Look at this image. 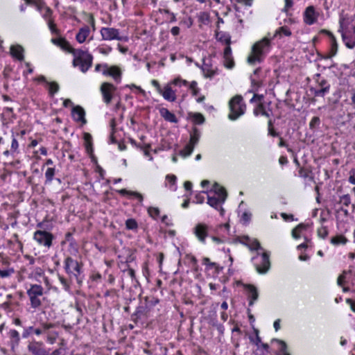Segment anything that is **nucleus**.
Returning a JSON list of instances; mask_svg holds the SVG:
<instances>
[{
    "mask_svg": "<svg viewBox=\"0 0 355 355\" xmlns=\"http://www.w3.org/2000/svg\"><path fill=\"white\" fill-rule=\"evenodd\" d=\"M71 53L74 56L73 65L74 67L79 66L81 71L85 73L92 64L93 57L82 49L71 50Z\"/></svg>",
    "mask_w": 355,
    "mask_h": 355,
    "instance_id": "obj_1",
    "label": "nucleus"
},
{
    "mask_svg": "<svg viewBox=\"0 0 355 355\" xmlns=\"http://www.w3.org/2000/svg\"><path fill=\"white\" fill-rule=\"evenodd\" d=\"M64 270L70 277H74L78 284L82 283L80 275L83 272V263L81 262L67 257L64 260Z\"/></svg>",
    "mask_w": 355,
    "mask_h": 355,
    "instance_id": "obj_2",
    "label": "nucleus"
},
{
    "mask_svg": "<svg viewBox=\"0 0 355 355\" xmlns=\"http://www.w3.org/2000/svg\"><path fill=\"white\" fill-rule=\"evenodd\" d=\"M270 45V40L263 38L259 42H256L252 47V53L248 58V62L250 64H254L256 62L261 61V55L264 53V50L268 49Z\"/></svg>",
    "mask_w": 355,
    "mask_h": 355,
    "instance_id": "obj_3",
    "label": "nucleus"
},
{
    "mask_svg": "<svg viewBox=\"0 0 355 355\" xmlns=\"http://www.w3.org/2000/svg\"><path fill=\"white\" fill-rule=\"evenodd\" d=\"M214 196H208L207 203L217 209L220 203H223L227 196V193L225 188L220 187L218 183H215L213 186Z\"/></svg>",
    "mask_w": 355,
    "mask_h": 355,
    "instance_id": "obj_4",
    "label": "nucleus"
},
{
    "mask_svg": "<svg viewBox=\"0 0 355 355\" xmlns=\"http://www.w3.org/2000/svg\"><path fill=\"white\" fill-rule=\"evenodd\" d=\"M270 254L267 252H263L261 254L257 253L256 257L252 259L254 262V266L257 271L260 274L266 273L270 268Z\"/></svg>",
    "mask_w": 355,
    "mask_h": 355,
    "instance_id": "obj_5",
    "label": "nucleus"
},
{
    "mask_svg": "<svg viewBox=\"0 0 355 355\" xmlns=\"http://www.w3.org/2000/svg\"><path fill=\"white\" fill-rule=\"evenodd\" d=\"M241 101L242 97L241 96H236L230 100L229 103L230 113L228 116L230 120H236L243 114L244 109L241 105Z\"/></svg>",
    "mask_w": 355,
    "mask_h": 355,
    "instance_id": "obj_6",
    "label": "nucleus"
},
{
    "mask_svg": "<svg viewBox=\"0 0 355 355\" xmlns=\"http://www.w3.org/2000/svg\"><path fill=\"white\" fill-rule=\"evenodd\" d=\"M54 239L53 235L46 231L37 230L34 234V239L39 244L49 248L52 245V241Z\"/></svg>",
    "mask_w": 355,
    "mask_h": 355,
    "instance_id": "obj_7",
    "label": "nucleus"
},
{
    "mask_svg": "<svg viewBox=\"0 0 355 355\" xmlns=\"http://www.w3.org/2000/svg\"><path fill=\"white\" fill-rule=\"evenodd\" d=\"M200 137V131L196 128H194L193 129V132L190 135V140H189V147H188L189 152L185 153L184 150H180V155L184 157L189 156L192 153L195 146L198 144Z\"/></svg>",
    "mask_w": 355,
    "mask_h": 355,
    "instance_id": "obj_8",
    "label": "nucleus"
},
{
    "mask_svg": "<svg viewBox=\"0 0 355 355\" xmlns=\"http://www.w3.org/2000/svg\"><path fill=\"white\" fill-rule=\"evenodd\" d=\"M101 34L104 40H122L123 37L119 35L118 29L114 28L103 27L101 30Z\"/></svg>",
    "mask_w": 355,
    "mask_h": 355,
    "instance_id": "obj_9",
    "label": "nucleus"
},
{
    "mask_svg": "<svg viewBox=\"0 0 355 355\" xmlns=\"http://www.w3.org/2000/svg\"><path fill=\"white\" fill-rule=\"evenodd\" d=\"M116 90V87L111 83H103L101 86L103 100L106 104H109L112 98V92Z\"/></svg>",
    "mask_w": 355,
    "mask_h": 355,
    "instance_id": "obj_10",
    "label": "nucleus"
},
{
    "mask_svg": "<svg viewBox=\"0 0 355 355\" xmlns=\"http://www.w3.org/2000/svg\"><path fill=\"white\" fill-rule=\"evenodd\" d=\"M225 42L227 44L224 50V59H225V65L227 68L232 69L234 65V61L232 58V50L230 48V36H225Z\"/></svg>",
    "mask_w": 355,
    "mask_h": 355,
    "instance_id": "obj_11",
    "label": "nucleus"
},
{
    "mask_svg": "<svg viewBox=\"0 0 355 355\" xmlns=\"http://www.w3.org/2000/svg\"><path fill=\"white\" fill-rule=\"evenodd\" d=\"M193 233L200 241L205 243L208 235V226L205 223H198L193 228Z\"/></svg>",
    "mask_w": 355,
    "mask_h": 355,
    "instance_id": "obj_12",
    "label": "nucleus"
},
{
    "mask_svg": "<svg viewBox=\"0 0 355 355\" xmlns=\"http://www.w3.org/2000/svg\"><path fill=\"white\" fill-rule=\"evenodd\" d=\"M104 70L103 73L104 75L110 76L113 77V78L119 83L121 80V71L120 69L116 66H112L110 67H108L107 64H103Z\"/></svg>",
    "mask_w": 355,
    "mask_h": 355,
    "instance_id": "obj_13",
    "label": "nucleus"
},
{
    "mask_svg": "<svg viewBox=\"0 0 355 355\" xmlns=\"http://www.w3.org/2000/svg\"><path fill=\"white\" fill-rule=\"evenodd\" d=\"M28 350L33 355H43L47 352L42 343L36 341L31 342L28 345Z\"/></svg>",
    "mask_w": 355,
    "mask_h": 355,
    "instance_id": "obj_14",
    "label": "nucleus"
},
{
    "mask_svg": "<svg viewBox=\"0 0 355 355\" xmlns=\"http://www.w3.org/2000/svg\"><path fill=\"white\" fill-rule=\"evenodd\" d=\"M71 114L73 119L76 121L81 122L83 124H85L87 123V121L85 118V112L81 106H73L71 110Z\"/></svg>",
    "mask_w": 355,
    "mask_h": 355,
    "instance_id": "obj_15",
    "label": "nucleus"
},
{
    "mask_svg": "<svg viewBox=\"0 0 355 355\" xmlns=\"http://www.w3.org/2000/svg\"><path fill=\"white\" fill-rule=\"evenodd\" d=\"M304 22L307 24H313L316 21V15L315 12V8L313 6H310L306 8L304 14Z\"/></svg>",
    "mask_w": 355,
    "mask_h": 355,
    "instance_id": "obj_16",
    "label": "nucleus"
},
{
    "mask_svg": "<svg viewBox=\"0 0 355 355\" xmlns=\"http://www.w3.org/2000/svg\"><path fill=\"white\" fill-rule=\"evenodd\" d=\"M10 53L14 57L16 58L17 60L22 61L24 60V48L19 44L17 45H12L10 46Z\"/></svg>",
    "mask_w": 355,
    "mask_h": 355,
    "instance_id": "obj_17",
    "label": "nucleus"
},
{
    "mask_svg": "<svg viewBox=\"0 0 355 355\" xmlns=\"http://www.w3.org/2000/svg\"><path fill=\"white\" fill-rule=\"evenodd\" d=\"M90 30L87 26L81 28L76 35V39L79 43H83L89 34Z\"/></svg>",
    "mask_w": 355,
    "mask_h": 355,
    "instance_id": "obj_18",
    "label": "nucleus"
},
{
    "mask_svg": "<svg viewBox=\"0 0 355 355\" xmlns=\"http://www.w3.org/2000/svg\"><path fill=\"white\" fill-rule=\"evenodd\" d=\"M160 115L166 120L172 123H177L178 120L174 114L168 109L162 107L159 110Z\"/></svg>",
    "mask_w": 355,
    "mask_h": 355,
    "instance_id": "obj_19",
    "label": "nucleus"
},
{
    "mask_svg": "<svg viewBox=\"0 0 355 355\" xmlns=\"http://www.w3.org/2000/svg\"><path fill=\"white\" fill-rule=\"evenodd\" d=\"M160 94L167 101L173 102L176 99V95L169 85L166 86L164 90H162Z\"/></svg>",
    "mask_w": 355,
    "mask_h": 355,
    "instance_id": "obj_20",
    "label": "nucleus"
},
{
    "mask_svg": "<svg viewBox=\"0 0 355 355\" xmlns=\"http://www.w3.org/2000/svg\"><path fill=\"white\" fill-rule=\"evenodd\" d=\"M44 293V289L42 286L38 284H32L31 285V288L27 291V295H36V296H42Z\"/></svg>",
    "mask_w": 355,
    "mask_h": 355,
    "instance_id": "obj_21",
    "label": "nucleus"
},
{
    "mask_svg": "<svg viewBox=\"0 0 355 355\" xmlns=\"http://www.w3.org/2000/svg\"><path fill=\"white\" fill-rule=\"evenodd\" d=\"M248 291L249 292V298H250L249 302V306H252L254 302L257 300L259 294L256 287L252 285H248L247 286Z\"/></svg>",
    "mask_w": 355,
    "mask_h": 355,
    "instance_id": "obj_22",
    "label": "nucleus"
},
{
    "mask_svg": "<svg viewBox=\"0 0 355 355\" xmlns=\"http://www.w3.org/2000/svg\"><path fill=\"white\" fill-rule=\"evenodd\" d=\"M9 338L10 339L11 347L13 349L15 346L19 345L20 337L17 331L11 329L9 333Z\"/></svg>",
    "mask_w": 355,
    "mask_h": 355,
    "instance_id": "obj_23",
    "label": "nucleus"
},
{
    "mask_svg": "<svg viewBox=\"0 0 355 355\" xmlns=\"http://www.w3.org/2000/svg\"><path fill=\"white\" fill-rule=\"evenodd\" d=\"M322 32L327 34L331 39V55H329V57H332L336 55L337 50H338V45L336 43V38L331 32H329L327 30H323Z\"/></svg>",
    "mask_w": 355,
    "mask_h": 355,
    "instance_id": "obj_24",
    "label": "nucleus"
},
{
    "mask_svg": "<svg viewBox=\"0 0 355 355\" xmlns=\"http://www.w3.org/2000/svg\"><path fill=\"white\" fill-rule=\"evenodd\" d=\"M343 40L345 42V45L349 49H352L355 46V36H349L347 33H342Z\"/></svg>",
    "mask_w": 355,
    "mask_h": 355,
    "instance_id": "obj_25",
    "label": "nucleus"
},
{
    "mask_svg": "<svg viewBox=\"0 0 355 355\" xmlns=\"http://www.w3.org/2000/svg\"><path fill=\"white\" fill-rule=\"evenodd\" d=\"M347 239L343 235H336L331 239V243L334 245H345L347 243Z\"/></svg>",
    "mask_w": 355,
    "mask_h": 355,
    "instance_id": "obj_26",
    "label": "nucleus"
},
{
    "mask_svg": "<svg viewBox=\"0 0 355 355\" xmlns=\"http://www.w3.org/2000/svg\"><path fill=\"white\" fill-rule=\"evenodd\" d=\"M84 140L85 142V148L88 153H92L93 151L92 149V137L88 132L84 133Z\"/></svg>",
    "mask_w": 355,
    "mask_h": 355,
    "instance_id": "obj_27",
    "label": "nucleus"
},
{
    "mask_svg": "<svg viewBox=\"0 0 355 355\" xmlns=\"http://www.w3.org/2000/svg\"><path fill=\"white\" fill-rule=\"evenodd\" d=\"M118 192L123 196L131 195V196H135L139 200L140 202H142V200H143L142 195L138 192L128 191L125 189H121V190L118 191Z\"/></svg>",
    "mask_w": 355,
    "mask_h": 355,
    "instance_id": "obj_28",
    "label": "nucleus"
},
{
    "mask_svg": "<svg viewBox=\"0 0 355 355\" xmlns=\"http://www.w3.org/2000/svg\"><path fill=\"white\" fill-rule=\"evenodd\" d=\"M189 115L196 124H202L205 122V117L200 113H190Z\"/></svg>",
    "mask_w": 355,
    "mask_h": 355,
    "instance_id": "obj_29",
    "label": "nucleus"
},
{
    "mask_svg": "<svg viewBox=\"0 0 355 355\" xmlns=\"http://www.w3.org/2000/svg\"><path fill=\"white\" fill-rule=\"evenodd\" d=\"M31 301V305L32 308L37 309L40 307L42 304L41 300L39 299L40 296H36L33 295H28Z\"/></svg>",
    "mask_w": 355,
    "mask_h": 355,
    "instance_id": "obj_30",
    "label": "nucleus"
},
{
    "mask_svg": "<svg viewBox=\"0 0 355 355\" xmlns=\"http://www.w3.org/2000/svg\"><path fill=\"white\" fill-rule=\"evenodd\" d=\"M250 250H258L262 249L260 243L257 239H253L250 243L247 244Z\"/></svg>",
    "mask_w": 355,
    "mask_h": 355,
    "instance_id": "obj_31",
    "label": "nucleus"
},
{
    "mask_svg": "<svg viewBox=\"0 0 355 355\" xmlns=\"http://www.w3.org/2000/svg\"><path fill=\"white\" fill-rule=\"evenodd\" d=\"M204 64L201 67V69L204 73L205 77H211L214 74V71L209 69L208 65L205 63V60H203Z\"/></svg>",
    "mask_w": 355,
    "mask_h": 355,
    "instance_id": "obj_32",
    "label": "nucleus"
},
{
    "mask_svg": "<svg viewBox=\"0 0 355 355\" xmlns=\"http://www.w3.org/2000/svg\"><path fill=\"white\" fill-rule=\"evenodd\" d=\"M339 203L343 204L345 207H348L351 204V197L349 194H345L340 197Z\"/></svg>",
    "mask_w": 355,
    "mask_h": 355,
    "instance_id": "obj_33",
    "label": "nucleus"
},
{
    "mask_svg": "<svg viewBox=\"0 0 355 355\" xmlns=\"http://www.w3.org/2000/svg\"><path fill=\"white\" fill-rule=\"evenodd\" d=\"M306 226L304 224L298 225L295 229L292 231V236L295 239H298L300 237L299 232H300L302 230H304Z\"/></svg>",
    "mask_w": 355,
    "mask_h": 355,
    "instance_id": "obj_34",
    "label": "nucleus"
},
{
    "mask_svg": "<svg viewBox=\"0 0 355 355\" xmlns=\"http://www.w3.org/2000/svg\"><path fill=\"white\" fill-rule=\"evenodd\" d=\"M46 83L49 85V92L51 96H53L55 93L58 92L59 90V85L55 82H51L49 83L46 82Z\"/></svg>",
    "mask_w": 355,
    "mask_h": 355,
    "instance_id": "obj_35",
    "label": "nucleus"
},
{
    "mask_svg": "<svg viewBox=\"0 0 355 355\" xmlns=\"http://www.w3.org/2000/svg\"><path fill=\"white\" fill-rule=\"evenodd\" d=\"M284 35L286 36H290L291 35V32L286 26H282L278 30H277L275 35Z\"/></svg>",
    "mask_w": 355,
    "mask_h": 355,
    "instance_id": "obj_36",
    "label": "nucleus"
},
{
    "mask_svg": "<svg viewBox=\"0 0 355 355\" xmlns=\"http://www.w3.org/2000/svg\"><path fill=\"white\" fill-rule=\"evenodd\" d=\"M125 226L128 230H135L137 227V223L135 219L130 218L125 221Z\"/></svg>",
    "mask_w": 355,
    "mask_h": 355,
    "instance_id": "obj_37",
    "label": "nucleus"
},
{
    "mask_svg": "<svg viewBox=\"0 0 355 355\" xmlns=\"http://www.w3.org/2000/svg\"><path fill=\"white\" fill-rule=\"evenodd\" d=\"M55 175V168H48L46 173L45 177L46 179V182H50L53 180V175Z\"/></svg>",
    "mask_w": 355,
    "mask_h": 355,
    "instance_id": "obj_38",
    "label": "nucleus"
},
{
    "mask_svg": "<svg viewBox=\"0 0 355 355\" xmlns=\"http://www.w3.org/2000/svg\"><path fill=\"white\" fill-rule=\"evenodd\" d=\"M320 123V119L318 116H314L312 118L310 123H309V127L311 129L313 130L315 129L317 126L319 125Z\"/></svg>",
    "mask_w": 355,
    "mask_h": 355,
    "instance_id": "obj_39",
    "label": "nucleus"
},
{
    "mask_svg": "<svg viewBox=\"0 0 355 355\" xmlns=\"http://www.w3.org/2000/svg\"><path fill=\"white\" fill-rule=\"evenodd\" d=\"M329 92V87L325 86L324 88L316 89L314 92V94L316 96H324L326 93Z\"/></svg>",
    "mask_w": 355,
    "mask_h": 355,
    "instance_id": "obj_40",
    "label": "nucleus"
},
{
    "mask_svg": "<svg viewBox=\"0 0 355 355\" xmlns=\"http://www.w3.org/2000/svg\"><path fill=\"white\" fill-rule=\"evenodd\" d=\"M318 234L320 237L325 239L328 235V230L327 227H321L318 230Z\"/></svg>",
    "mask_w": 355,
    "mask_h": 355,
    "instance_id": "obj_41",
    "label": "nucleus"
},
{
    "mask_svg": "<svg viewBox=\"0 0 355 355\" xmlns=\"http://www.w3.org/2000/svg\"><path fill=\"white\" fill-rule=\"evenodd\" d=\"M148 212L150 216L155 218L159 214V210L157 207H150L148 209Z\"/></svg>",
    "mask_w": 355,
    "mask_h": 355,
    "instance_id": "obj_42",
    "label": "nucleus"
},
{
    "mask_svg": "<svg viewBox=\"0 0 355 355\" xmlns=\"http://www.w3.org/2000/svg\"><path fill=\"white\" fill-rule=\"evenodd\" d=\"M146 313V307L143 306H139L137 308V310L135 313V315L137 316H141L144 315Z\"/></svg>",
    "mask_w": 355,
    "mask_h": 355,
    "instance_id": "obj_43",
    "label": "nucleus"
},
{
    "mask_svg": "<svg viewBox=\"0 0 355 355\" xmlns=\"http://www.w3.org/2000/svg\"><path fill=\"white\" fill-rule=\"evenodd\" d=\"M268 134L272 137H278L279 133L275 132L272 128V123L271 121H268Z\"/></svg>",
    "mask_w": 355,
    "mask_h": 355,
    "instance_id": "obj_44",
    "label": "nucleus"
},
{
    "mask_svg": "<svg viewBox=\"0 0 355 355\" xmlns=\"http://www.w3.org/2000/svg\"><path fill=\"white\" fill-rule=\"evenodd\" d=\"M310 170L305 168H300L299 170V175L300 177H302L304 178H306L309 176Z\"/></svg>",
    "mask_w": 355,
    "mask_h": 355,
    "instance_id": "obj_45",
    "label": "nucleus"
},
{
    "mask_svg": "<svg viewBox=\"0 0 355 355\" xmlns=\"http://www.w3.org/2000/svg\"><path fill=\"white\" fill-rule=\"evenodd\" d=\"M61 42L63 43L62 48L68 52L71 53V50H75V49H73L68 42L64 40H61Z\"/></svg>",
    "mask_w": 355,
    "mask_h": 355,
    "instance_id": "obj_46",
    "label": "nucleus"
},
{
    "mask_svg": "<svg viewBox=\"0 0 355 355\" xmlns=\"http://www.w3.org/2000/svg\"><path fill=\"white\" fill-rule=\"evenodd\" d=\"M61 42L63 43L62 48L68 52L71 53V50H75V49H73L68 42L64 40H61Z\"/></svg>",
    "mask_w": 355,
    "mask_h": 355,
    "instance_id": "obj_47",
    "label": "nucleus"
},
{
    "mask_svg": "<svg viewBox=\"0 0 355 355\" xmlns=\"http://www.w3.org/2000/svg\"><path fill=\"white\" fill-rule=\"evenodd\" d=\"M14 272L13 269L11 270H0V276L1 277H7L10 275L11 273Z\"/></svg>",
    "mask_w": 355,
    "mask_h": 355,
    "instance_id": "obj_48",
    "label": "nucleus"
},
{
    "mask_svg": "<svg viewBox=\"0 0 355 355\" xmlns=\"http://www.w3.org/2000/svg\"><path fill=\"white\" fill-rule=\"evenodd\" d=\"M32 331H33V327H29L24 331L22 334L23 338H28Z\"/></svg>",
    "mask_w": 355,
    "mask_h": 355,
    "instance_id": "obj_49",
    "label": "nucleus"
},
{
    "mask_svg": "<svg viewBox=\"0 0 355 355\" xmlns=\"http://www.w3.org/2000/svg\"><path fill=\"white\" fill-rule=\"evenodd\" d=\"M251 218V214L248 212H244L242 215V220L245 223H248Z\"/></svg>",
    "mask_w": 355,
    "mask_h": 355,
    "instance_id": "obj_50",
    "label": "nucleus"
},
{
    "mask_svg": "<svg viewBox=\"0 0 355 355\" xmlns=\"http://www.w3.org/2000/svg\"><path fill=\"white\" fill-rule=\"evenodd\" d=\"M293 6V1L292 0H285V7L283 9L284 12H287L288 8H290Z\"/></svg>",
    "mask_w": 355,
    "mask_h": 355,
    "instance_id": "obj_51",
    "label": "nucleus"
},
{
    "mask_svg": "<svg viewBox=\"0 0 355 355\" xmlns=\"http://www.w3.org/2000/svg\"><path fill=\"white\" fill-rule=\"evenodd\" d=\"M346 271H344L343 272V274H341L338 278V280H337V283L339 286H342L343 285V280L345 278V274H346Z\"/></svg>",
    "mask_w": 355,
    "mask_h": 355,
    "instance_id": "obj_52",
    "label": "nucleus"
},
{
    "mask_svg": "<svg viewBox=\"0 0 355 355\" xmlns=\"http://www.w3.org/2000/svg\"><path fill=\"white\" fill-rule=\"evenodd\" d=\"M349 182L353 184H355V170H352L350 171Z\"/></svg>",
    "mask_w": 355,
    "mask_h": 355,
    "instance_id": "obj_53",
    "label": "nucleus"
},
{
    "mask_svg": "<svg viewBox=\"0 0 355 355\" xmlns=\"http://www.w3.org/2000/svg\"><path fill=\"white\" fill-rule=\"evenodd\" d=\"M18 148V141L15 138L12 139V144H11V150L16 151Z\"/></svg>",
    "mask_w": 355,
    "mask_h": 355,
    "instance_id": "obj_54",
    "label": "nucleus"
},
{
    "mask_svg": "<svg viewBox=\"0 0 355 355\" xmlns=\"http://www.w3.org/2000/svg\"><path fill=\"white\" fill-rule=\"evenodd\" d=\"M176 179H177V178H176V176H175V175H168L166 176V180H168V182H169L170 183H171L172 184H175V181H176Z\"/></svg>",
    "mask_w": 355,
    "mask_h": 355,
    "instance_id": "obj_55",
    "label": "nucleus"
},
{
    "mask_svg": "<svg viewBox=\"0 0 355 355\" xmlns=\"http://www.w3.org/2000/svg\"><path fill=\"white\" fill-rule=\"evenodd\" d=\"M49 26L53 33H58V29L55 28V25L52 21H49Z\"/></svg>",
    "mask_w": 355,
    "mask_h": 355,
    "instance_id": "obj_56",
    "label": "nucleus"
},
{
    "mask_svg": "<svg viewBox=\"0 0 355 355\" xmlns=\"http://www.w3.org/2000/svg\"><path fill=\"white\" fill-rule=\"evenodd\" d=\"M152 85L156 87V89L159 93L162 92V89L159 83L157 80H152Z\"/></svg>",
    "mask_w": 355,
    "mask_h": 355,
    "instance_id": "obj_57",
    "label": "nucleus"
},
{
    "mask_svg": "<svg viewBox=\"0 0 355 355\" xmlns=\"http://www.w3.org/2000/svg\"><path fill=\"white\" fill-rule=\"evenodd\" d=\"M59 279L60 281V282L62 283V284L66 288H68L69 287L68 283H67V281L66 280V279H64L63 277L62 276H59Z\"/></svg>",
    "mask_w": 355,
    "mask_h": 355,
    "instance_id": "obj_58",
    "label": "nucleus"
},
{
    "mask_svg": "<svg viewBox=\"0 0 355 355\" xmlns=\"http://www.w3.org/2000/svg\"><path fill=\"white\" fill-rule=\"evenodd\" d=\"M112 51L111 47H107V49L105 48H100L99 52L102 54H107Z\"/></svg>",
    "mask_w": 355,
    "mask_h": 355,
    "instance_id": "obj_59",
    "label": "nucleus"
},
{
    "mask_svg": "<svg viewBox=\"0 0 355 355\" xmlns=\"http://www.w3.org/2000/svg\"><path fill=\"white\" fill-rule=\"evenodd\" d=\"M346 302L350 305L352 310L355 312V302L352 299H347Z\"/></svg>",
    "mask_w": 355,
    "mask_h": 355,
    "instance_id": "obj_60",
    "label": "nucleus"
},
{
    "mask_svg": "<svg viewBox=\"0 0 355 355\" xmlns=\"http://www.w3.org/2000/svg\"><path fill=\"white\" fill-rule=\"evenodd\" d=\"M184 187L187 191H191L192 189V183L189 181H186L184 184Z\"/></svg>",
    "mask_w": 355,
    "mask_h": 355,
    "instance_id": "obj_61",
    "label": "nucleus"
},
{
    "mask_svg": "<svg viewBox=\"0 0 355 355\" xmlns=\"http://www.w3.org/2000/svg\"><path fill=\"white\" fill-rule=\"evenodd\" d=\"M202 262L204 264H206V265H209L211 266H214L216 265L215 263H211L209 260V258H207V257H205L203 259H202Z\"/></svg>",
    "mask_w": 355,
    "mask_h": 355,
    "instance_id": "obj_62",
    "label": "nucleus"
},
{
    "mask_svg": "<svg viewBox=\"0 0 355 355\" xmlns=\"http://www.w3.org/2000/svg\"><path fill=\"white\" fill-rule=\"evenodd\" d=\"M171 31L173 35H178L180 33V28L178 26H174L171 28Z\"/></svg>",
    "mask_w": 355,
    "mask_h": 355,
    "instance_id": "obj_63",
    "label": "nucleus"
},
{
    "mask_svg": "<svg viewBox=\"0 0 355 355\" xmlns=\"http://www.w3.org/2000/svg\"><path fill=\"white\" fill-rule=\"evenodd\" d=\"M351 94L352 104L355 107V89H352Z\"/></svg>",
    "mask_w": 355,
    "mask_h": 355,
    "instance_id": "obj_64",
    "label": "nucleus"
}]
</instances>
